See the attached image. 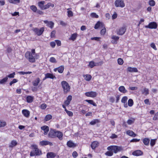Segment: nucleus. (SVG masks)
Returning <instances> with one entry per match:
<instances>
[{
  "label": "nucleus",
  "instance_id": "nucleus-1",
  "mask_svg": "<svg viewBox=\"0 0 158 158\" xmlns=\"http://www.w3.org/2000/svg\"><path fill=\"white\" fill-rule=\"evenodd\" d=\"M26 58L30 62L34 63L36 59L39 58V55L35 53V49H32L31 52L27 51L25 54Z\"/></svg>",
  "mask_w": 158,
  "mask_h": 158
},
{
  "label": "nucleus",
  "instance_id": "nucleus-2",
  "mask_svg": "<svg viewBox=\"0 0 158 158\" xmlns=\"http://www.w3.org/2000/svg\"><path fill=\"white\" fill-rule=\"evenodd\" d=\"M31 147L32 150L30 153L31 156H38L42 154L41 151L38 148L37 145L33 144L31 145Z\"/></svg>",
  "mask_w": 158,
  "mask_h": 158
},
{
  "label": "nucleus",
  "instance_id": "nucleus-3",
  "mask_svg": "<svg viewBox=\"0 0 158 158\" xmlns=\"http://www.w3.org/2000/svg\"><path fill=\"white\" fill-rule=\"evenodd\" d=\"M107 149L108 151H111L113 153H117V152L121 151L123 149L122 146H119L115 145H111L108 147Z\"/></svg>",
  "mask_w": 158,
  "mask_h": 158
},
{
  "label": "nucleus",
  "instance_id": "nucleus-4",
  "mask_svg": "<svg viewBox=\"0 0 158 158\" xmlns=\"http://www.w3.org/2000/svg\"><path fill=\"white\" fill-rule=\"evenodd\" d=\"M61 85L64 94H66L70 91V87L67 82L62 81L61 82Z\"/></svg>",
  "mask_w": 158,
  "mask_h": 158
},
{
  "label": "nucleus",
  "instance_id": "nucleus-5",
  "mask_svg": "<svg viewBox=\"0 0 158 158\" xmlns=\"http://www.w3.org/2000/svg\"><path fill=\"white\" fill-rule=\"evenodd\" d=\"M44 30V27H41L40 29L37 28H33L32 31L37 35H41Z\"/></svg>",
  "mask_w": 158,
  "mask_h": 158
},
{
  "label": "nucleus",
  "instance_id": "nucleus-6",
  "mask_svg": "<svg viewBox=\"0 0 158 158\" xmlns=\"http://www.w3.org/2000/svg\"><path fill=\"white\" fill-rule=\"evenodd\" d=\"M114 5L116 7L123 8L125 6L123 0H116L114 2Z\"/></svg>",
  "mask_w": 158,
  "mask_h": 158
},
{
  "label": "nucleus",
  "instance_id": "nucleus-7",
  "mask_svg": "<svg viewBox=\"0 0 158 158\" xmlns=\"http://www.w3.org/2000/svg\"><path fill=\"white\" fill-rule=\"evenodd\" d=\"M146 28H149V29H156L157 27V25L155 22H153L150 23L148 25H145L144 26Z\"/></svg>",
  "mask_w": 158,
  "mask_h": 158
},
{
  "label": "nucleus",
  "instance_id": "nucleus-8",
  "mask_svg": "<svg viewBox=\"0 0 158 158\" xmlns=\"http://www.w3.org/2000/svg\"><path fill=\"white\" fill-rule=\"evenodd\" d=\"M126 30V27L124 26L121 27L117 30L116 31L117 34L119 35H123L125 33Z\"/></svg>",
  "mask_w": 158,
  "mask_h": 158
},
{
  "label": "nucleus",
  "instance_id": "nucleus-9",
  "mask_svg": "<svg viewBox=\"0 0 158 158\" xmlns=\"http://www.w3.org/2000/svg\"><path fill=\"white\" fill-rule=\"evenodd\" d=\"M85 95L87 97L94 98L97 96V94L95 92L91 91L86 92Z\"/></svg>",
  "mask_w": 158,
  "mask_h": 158
},
{
  "label": "nucleus",
  "instance_id": "nucleus-10",
  "mask_svg": "<svg viewBox=\"0 0 158 158\" xmlns=\"http://www.w3.org/2000/svg\"><path fill=\"white\" fill-rule=\"evenodd\" d=\"M56 132V131L54 130L50 129L48 134V137L52 138H55Z\"/></svg>",
  "mask_w": 158,
  "mask_h": 158
},
{
  "label": "nucleus",
  "instance_id": "nucleus-11",
  "mask_svg": "<svg viewBox=\"0 0 158 158\" xmlns=\"http://www.w3.org/2000/svg\"><path fill=\"white\" fill-rule=\"evenodd\" d=\"M40 145L41 146H45L47 145H49L50 146H52L53 145L52 142L47 140H43L40 141Z\"/></svg>",
  "mask_w": 158,
  "mask_h": 158
},
{
  "label": "nucleus",
  "instance_id": "nucleus-12",
  "mask_svg": "<svg viewBox=\"0 0 158 158\" xmlns=\"http://www.w3.org/2000/svg\"><path fill=\"white\" fill-rule=\"evenodd\" d=\"M56 156L58 158L59 157V156L57 155L55 153L52 152H48L47 154V158H54Z\"/></svg>",
  "mask_w": 158,
  "mask_h": 158
},
{
  "label": "nucleus",
  "instance_id": "nucleus-13",
  "mask_svg": "<svg viewBox=\"0 0 158 158\" xmlns=\"http://www.w3.org/2000/svg\"><path fill=\"white\" fill-rule=\"evenodd\" d=\"M55 135V137H57L60 140H62L63 134L62 132L59 131H56Z\"/></svg>",
  "mask_w": 158,
  "mask_h": 158
},
{
  "label": "nucleus",
  "instance_id": "nucleus-14",
  "mask_svg": "<svg viewBox=\"0 0 158 158\" xmlns=\"http://www.w3.org/2000/svg\"><path fill=\"white\" fill-rule=\"evenodd\" d=\"M128 99V98L127 96H124L121 99V102L124 104V106L125 108H127L128 106L127 103V101Z\"/></svg>",
  "mask_w": 158,
  "mask_h": 158
},
{
  "label": "nucleus",
  "instance_id": "nucleus-15",
  "mask_svg": "<svg viewBox=\"0 0 158 158\" xmlns=\"http://www.w3.org/2000/svg\"><path fill=\"white\" fill-rule=\"evenodd\" d=\"M132 154L134 156H139L142 155L143 154V152L141 151L138 150L133 152Z\"/></svg>",
  "mask_w": 158,
  "mask_h": 158
},
{
  "label": "nucleus",
  "instance_id": "nucleus-16",
  "mask_svg": "<svg viewBox=\"0 0 158 158\" xmlns=\"http://www.w3.org/2000/svg\"><path fill=\"white\" fill-rule=\"evenodd\" d=\"M22 113L24 116L26 118H28L30 116V112L27 110H22Z\"/></svg>",
  "mask_w": 158,
  "mask_h": 158
},
{
  "label": "nucleus",
  "instance_id": "nucleus-17",
  "mask_svg": "<svg viewBox=\"0 0 158 158\" xmlns=\"http://www.w3.org/2000/svg\"><path fill=\"white\" fill-rule=\"evenodd\" d=\"M127 71L130 72H135L137 73L138 72L137 69L135 67L132 68L130 67H128L127 68Z\"/></svg>",
  "mask_w": 158,
  "mask_h": 158
},
{
  "label": "nucleus",
  "instance_id": "nucleus-18",
  "mask_svg": "<svg viewBox=\"0 0 158 158\" xmlns=\"http://www.w3.org/2000/svg\"><path fill=\"white\" fill-rule=\"evenodd\" d=\"M72 99V96L71 95H69L67 98V100L64 102V104L66 106H68Z\"/></svg>",
  "mask_w": 158,
  "mask_h": 158
},
{
  "label": "nucleus",
  "instance_id": "nucleus-19",
  "mask_svg": "<svg viewBox=\"0 0 158 158\" xmlns=\"http://www.w3.org/2000/svg\"><path fill=\"white\" fill-rule=\"evenodd\" d=\"M126 133L128 135L133 137H135L137 136V135L134 133L133 131L130 130H127L126 131Z\"/></svg>",
  "mask_w": 158,
  "mask_h": 158
},
{
  "label": "nucleus",
  "instance_id": "nucleus-20",
  "mask_svg": "<svg viewBox=\"0 0 158 158\" xmlns=\"http://www.w3.org/2000/svg\"><path fill=\"white\" fill-rule=\"evenodd\" d=\"M104 26V25L100 21H98L95 25L94 28L95 29H97L99 27H101V28Z\"/></svg>",
  "mask_w": 158,
  "mask_h": 158
},
{
  "label": "nucleus",
  "instance_id": "nucleus-21",
  "mask_svg": "<svg viewBox=\"0 0 158 158\" xmlns=\"http://www.w3.org/2000/svg\"><path fill=\"white\" fill-rule=\"evenodd\" d=\"M41 129L44 131V134L47 135L49 129L48 126H44L41 127Z\"/></svg>",
  "mask_w": 158,
  "mask_h": 158
},
{
  "label": "nucleus",
  "instance_id": "nucleus-22",
  "mask_svg": "<svg viewBox=\"0 0 158 158\" xmlns=\"http://www.w3.org/2000/svg\"><path fill=\"white\" fill-rule=\"evenodd\" d=\"M44 22L45 23L47 24V26L51 28H52L53 27L54 23L52 22H49L47 20H44Z\"/></svg>",
  "mask_w": 158,
  "mask_h": 158
},
{
  "label": "nucleus",
  "instance_id": "nucleus-23",
  "mask_svg": "<svg viewBox=\"0 0 158 158\" xmlns=\"http://www.w3.org/2000/svg\"><path fill=\"white\" fill-rule=\"evenodd\" d=\"M40 81V78L39 77H37L33 81L32 84L34 86H36L38 85Z\"/></svg>",
  "mask_w": 158,
  "mask_h": 158
},
{
  "label": "nucleus",
  "instance_id": "nucleus-24",
  "mask_svg": "<svg viewBox=\"0 0 158 158\" xmlns=\"http://www.w3.org/2000/svg\"><path fill=\"white\" fill-rule=\"evenodd\" d=\"M67 145L68 147L70 148L74 147L76 146V145L71 140L68 141Z\"/></svg>",
  "mask_w": 158,
  "mask_h": 158
},
{
  "label": "nucleus",
  "instance_id": "nucleus-25",
  "mask_svg": "<svg viewBox=\"0 0 158 158\" xmlns=\"http://www.w3.org/2000/svg\"><path fill=\"white\" fill-rule=\"evenodd\" d=\"M98 142L97 141H94L92 142L91 145V147L93 149H94L98 146Z\"/></svg>",
  "mask_w": 158,
  "mask_h": 158
},
{
  "label": "nucleus",
  "instance_id": "nucleus-26",
  "mask_svg": "<svg viewBox=\"0 0 158 158\" xmlns=\"http://www.w3.org/2000/svg\"><path fill=\"white\" fill-rule=\"evenodd\" d=\"M34 98V97L31 96H28L26 98L27 102L29 103L32 102L33 101Z\"/></svg>",
  "mask_w": 158,
  "mask_h": 158
},
{
  "label": "nucleus",
  "instance_id": "nucleus-27",
  "mask_svg": "<svg viewBox=\"0 0 158 158\" xmlns=\"http://www.w3.org/2000/svg\"><path fill=\"white\" fill-rule=\"evenodd\" d=\"M118 90L121 93H126L127 92V91L125 89V87L123 86H120L118 88Z\"/></svg>",
  "mask_w": 158,
  "mask_h": 158
},
{
  "label": "nucleus",
  "instance_id": "nucleus-28",
  "mask_svg": "<svg viewBox=\"0 0 158 158\" xmlns=\"http://www.w3.org/2000/svg\"><path fill=\"white\" fill-rule=\"evenodd\" d=\"M17 144V142L15 140H13L11 141V143L9 145V147L10 148H13Z\"/></svg>",
  "mask_w": 158,
  "mask_h": 158
},
{
  "label": "nucleus",
  "instance_id": "nucleus-29",
  "mask_svg": "<svg viewBox=\"0 0 158 158\" xmlns=\"http://www.w3.org/2000/svg\"><path fill=\"white\" fill-rule=\"evenodd\" d=\"M143 142L145 145L148 146L149 144L150 139L148 138H145L143 139Z\"/></svg>",
  "mask_w": 158,
  "mask_h": 158
},
{
  "label": "nucleus",
  "instance_id": "nucleus-30",
  "mask_svg": "<svg viewBox=\"0 0 158 158\" xmlns=\"http://www.w3.org/2000/svg\"><path fill=\"white\" fill-rule=\"evenodd\" d=\"M83 77H85V79L86 81H90L92 78V76L89 74L84 75Z\"/></svg>",
  "mask_w": 158,
  "mask_h": 158
},
{
  "label": "nucleus",
  "instance_id": "nucleus-31",
  "mask_svg": "<svg viewBox=\"0 0 158 158\" xmlns=\"http://www.w3.org/2000/svg\"><path fill=\"white\" fill-rule=\"evenodd\" d=\"M45 74L47 78H49L52 79L56 78L55 76L52 73H48Z\"/></svg>",
  "mask_w": 158,
  "mask_h": 158
},
{
  "label": "nucleus",
  "instance_id": "nucleus-32",
  "mask_svg": "<svg viewBox=\"0 0 158 158\" xmlns=\"http://www.w3.org/2000/svg\"><path fill=\"white\" fill-rule=\"evenodd\" d=\"M77 33H74L72 34L70 38L69 39L70 40H72L73 41H74L76 38L77 36Z\"/></svg>",
  "mask_w": 158,
  "mask_h": 158
},
{
  "label": "nucleus",
  "instance_id": "nucleus-33",
  "mask_svg": "<svg viewBox=\"0 0 158 158\" xmlns=\"http://www.w3.org/2000/svg\"><path fill=\"white\" fill-rule=\"evenodd\" d=\"M96 66V63H95L94 61H93L89 62L88 66L90 68H93L94 66Z\"/></svg>",
  "mask_w": 158,
  "mask_h": 158
},
{
  "label": "nucleus",
  "instance_id": "nucleus-34",
  "mask_svg": "<svg viewBox=\"0 0 158 158\" xmlns=\"http://www.w3.org/2000/svg\"><path fill=\"white\" fill-rule=\"evenodd\" d=\"M58 71L60 73H62L64 69V67L63 65H61L57 68Z\"/></svg>",
  "mask_w": 158,
  "mask_h": 158
},
{
  "label": "nucleus",
  "instance_id": "nucleus-35",
  "mask_svg": "<svg viewBox=\"0 0 158 158\" xmlns=\"http://www.w3.org/2000/svg\"><path fill=\"white\" fill-rule=\"evenodd\" d=\"M142 93L146 95L149 94V89L146 88H144L143 90H142Z\"/></svg>",
  "mask_w": 158,
  "mask_h": 158
},
{
  "label": "nucleus",
  "instance_id": "nucleus-36",
  "mask_svg": "<svg viewBox=\"0 0 158 158\" xmlns=\"http://www.w3.org/2000/svg\"><path fill=\"white\" fill-rule=\"evenodd\" d=\"M45 2L44 1H40L38 2V6L41 10H42V8L44 7Z\"/></svg>",
  "mask_w": 158,
  "mask_h": 158
},
{
  "label": "nucleus",
  "instance_id": "nucleus-37",
  "mask_svg": "<svg viewBox=\"0 0 158 158\" xmlns=\"http://www.w3.org/2000/svg\"><path fill=\"white\" fill-rule=\"evenodd\" d=\"M52 118V116L50 114H48L44 118V120L46 121H48L51 119Z\"/></svg>",
  "mask_w": 158,
  "mask_h": 158
},
{
  "label": "nucleus",
  "instance_id": "nucleus-38",
  "mask_svg": "<svg viewBox=\"0 0 158 158\" xmlns=\"http://www.w3.org/2000/svg\"><path fill=\"white\" fill-rule=\"evenodd\" d=\"M85 101L87 102H88V103H89V104L92 105L94 106H97L96 104H95V102L92 100H85Z\"/></svg>",
  "mask_w": 158,
  "mask_h": 158
},
{
  "label": "nucleus",
  "instance_id": "nucleus-39",
  "mask_svg": "<svg viewBox=\"0 0 158 158\" xmlns=\"http://www.w3.org/2000/svg\"><path fill=\"white\" fill-rule=\"evenodd\" d=\"M99 122V120L98 119H95L92 120L90 123V124L91 125H94L96 123Z\"/></svg>",
  "mask_w": 158,
  "mask_h": 158
},
{
  "label": "nucleus",
  "instance_id": "nucleus-40",
  "mask_svg": "<svg viewBox=\"0 0 158 158\" xmlns=\"http://www.w3.org/2000/svg\"><path fill=\"white\" fill-rule=\"evenodd\" d=\"M9 2L10 3L16 4L20 2V0H8Z\"/></svg>",
  "mask_w": 158,
  "mask_h": 158
},
{
  "label": "nucleus",
  "instance_id": "nucleus-41",
  "mask_svg": "<svg viewBox=\"0 0 158 158\" xmlns=\"http://www.w3.org/2000/svg\"><path fill=\"white\" fill-rule=\"evenodd\" d=\"M113 152L111 151H107L105 153V155H106L109 156H112L113 155Z\"/></svg>",
  "mask_w": 158,
  "mask_h": 158
},
{
  "label": "nucleus",
  "instance_id": "nucleus-42",
  "mask_svg": "<svg viewBox=\"0 0 158 158\" xmlns=\"http://www.w3.org/2000/svg\"><path fill=\"white\" fill-rule=\"evenodd\" d=\"M102 29L100 33L102 35H104L106 31V29L105 27V26H104L103 27H102Z\"/></svg>",
  "mask_w": 158,
  "mask_h": 158
},
{
  "label": "nucleus",
  "instance_id": "nucleus-43",
  "mask_svg": "<svg viewBox=\"0 0 158 158\" xmlns=\"http://www.w3.org/2000/svg\"><path fill=\"white\" fill-rule=\"evenodd\" d=\"M133 103L134 102L133 100L132 99H129L128 101V106H133Z\"/></svg>",
  "mask_w": 158,
  "mask_h": 158
},
{
  "label": "nucleus",
  "instance_id": "nucleus-44",
  "mask_svg": "<svg viewBox=\"0 0 158 158\" xmlns=\"http://www.w3.org/2000/svg\"><path fill=\"white\" fill-rule=\"evenodd\" d=\"M6 124V123L5 121L0 120V127H4Z\"/></svg>",
  "mask_w": 158,
  "mask_h": 158
},
{
  "label": "nucleus",
  "instance_id": "nucleus-45",
  "mask_svg": "<svg viewBox=\"0 0 158 158\" xmlns=\"http://www.w3.org/2000/svg\"><path fill=\"white\" fill-rule=\"evenodd\" d=\"M117 61L118 64L120 65H122L124 63L123 60L121 58H118Z\"/></svg>",
  "mask_w": 158,
  "mask_h": 158
},
{
  "label": "nucleus",
  "instance_id": "nucleus-46",
  "mask_svg": "<svg viewBox=\"0 0 158 158\" xmlns=\"http://www.w3.org/2000/svg\"><path fill=\"white\" fill-rule=\"evenodd\" d=\"M49 61L52 63H56L57 62L56 59L54 57H51L49 59Z\"/></svg>",
  "mask_w": 158,
  "mask_h": 158
},
{
  "label": "nucleus",
  "instance_id": "nucleus-47",
  "mask_svg": "<svg viewBox=\"0 0 158 158\" xmlns=\"http://www.w3.org/2000/svg\"><path fill=\"white\" fill-rule=\"evenodd\" d=\"M7 77H6L5 78H3L0 81V84H3L5 83L7 81Z\"/></svg>",
  "mask_w": 158,
  "mask_h": 158
},
{
  "label": "nucleus",
  "instance_id": "nucleus-48",
  "mask_svg": "<svg viewBox=\"0 0 158 158\" xmlns=\"http://www.w3.org/2000/svg\"><path fill=\"white\" fill-rule=\"evenodd\" d=\"M30 9L34 12H36L37 10V8L36 6L34 5L31 6Z\"/></svg>",
  "mask_w": 158,
  "mask_h": 158
},
{
  "label": "nucleus",
  "instance_id": "nucleus-49",
  "mask_svg": "<svg viewBox=\"0 0 158 158\" xmlns=\"http://www.w3.org/2000/svg\"><path fill=\"white\" fill-rule=\"evenodd\" d=\"M135 121V119L132 118L131 119H129L127 121V123L129 125H131Z\"/></svg>",
  "mask_w": 158,
  "mask_h": 158
},
{
  "label": "nucleus",
  "instance_id": "nucleus-50",
  "mask_svg": "<svg viewBox=\"0 0 158 158\" xmlns=\"http://www.w3.org/2000/svg\"><path fill=\"white\" fill-rule=\"evenodd\" d=\"M156 139H152L150 142V145L152 147L154 146L156 143Z\"/></svg>",
  "mask_w": 158,
  "mask_h": 158
},
{
  "label": "nucleus",
  "instance_id": "nucleus-51",
  "mask_svg": "<svg viewBox=\"0 0 158 158\" xmlns=\"http://www.w3.org/2000/svg\"><path fill=\"white\" fill-rule=\"evenodd\" d=\"M18 73L21 75H24V74H31L32 73L31 72H19Z\"/></svg>",
  "mask_w": 158,
  "mask_h": 158
},
{
  "label": "nucleus",
  "instance_id": "nucleus-52",
  "mask_svg": "<svg viewBox=\"0 0 158 158\" xmlns=\"http://www.w3.org/2000/svg\"><path fill=\"white\" fill-rule=\"evenodd\" d=\"M47 105L45 103L42 104L40 106V108L42 110H44L47 107Z\"/></svg>",
  "mask_w": 158,
  "mask_h": 158
},
{
  "label": "nucleus",
  "instance_id": "nucleus-53",
  "mask_svg": "<svg viewBox=\"0 0 158 158\" xmlns=\"http://www.w3.org/2000/svg\"><path fill=\"white\" fill-rule=\"evenodd\" d=\"M149 4L151 6H154L155 4V2L153 0H151L149 1Z\"/></svg>",
  "mask_w": 158,
  "mask_h": 158
},
{
  "label": "nucleus",
  "instance_id": "nucleus-54",
  "mask_svg": "<svg viewBox=\"0 0 158 158\" xmlns=\"http://www.w3.org/2000/svg\"><path fill=\"white\" fill-rule=\"evenodd\" d=\"M90 16L92 17L95 18H98V15L96 14L95 13H91Z\"/></svg>",
  "mask_w": 158,
  "mask_h": 158
},
{
  "label": "nucleus",
  "instance_id": "nucleus-55",
  "mask_svg": "<svg viewBox=\"0 0 158 158\" xmlns=\"http://www.w3.org/2000/svg\"><path fill=\"white\" fill-rule=\"evenodd\" d=\"M65 112L67 113V114L69 116H72L73 115V113L72 112L69 111L68 110H66Z\"/></svg>",
  "mask_w": 158,
  "mask_h": 158
},
{
  "label": "nucleus",
  "instance_id": "nucleus-56",
  "mask_svg": "<svg viewBox=\"0 0 158 158\" xmlns=\"http://www.w3.org/2000/svg\"><path fill=\"white\" fill-rule=\"evenodd\" d=\"M111 38L112 39L116 41H117V40H118L119 39V37L114 35H112L111 37Z\"/></svg>",
  "mask_w": 158,
  "mask_h": 158
},
{
  "label": "nucleus",
  "instance_id": "nucleus-57",
  "mask_svg": "<svg viewBox=\"0 0 158 158\" xmlns=\"http://www.w3.org/2000/svg\"><path fill=\"white\" fill-rule=\"evenodd\" d=\"M68 16L69 17H72L73 15V13L71 10H68L67 12Z\"/></svg>",
  "mask_w": 158,
  "mask_h": 158
},
{
  "label": "nucleus",
  "instance_id": "nucleus-58",
  "mask_svg": "<svg viewBox=\"0 0 158 158\" xmlns=\"http://www.w3.org/2000/svg\"><path fill=\"white\" fill-rule=\"evenodd\" d=\"M154 120H158V111L155 114L153 118Z\"/></svg>",
  "mask_w": 158,
  "mask_h": 158
},
{
  "label": "nucleus",
  "instance_id": "nucleus-59",
  "mask_svg": "<svg viewBox=\"0 0 158 158\" xmlns=\"http://www.w3.org/2000/svg\"><path fill=\"white\" fill-rule=\"evenodd\" d=\"M151 47L153 48L154 50H156L157 48H156L155 44L154 43H152L150 44Z\"/></svg>",
  "mask_w": 158,
  "mask_h": 158
},
{
  "label": "nucleus",
  "instance_id": "nucleus-60",
  "mask_svg": "<svg viewBox=\"0 0 158 158\" xmlns=\"http://www.w3.org/2000/svg\"><path fill=\"white\" fill-rule=\"evenodd\" d=\"M15 72H14L10 74L7 77L9 78H13L14 77L15 75Z\"/></svg>",
  "mask_w": 158,
  "mask_h": 158
},
{
  "label": "nucleus",
  "instance_id": "nucleus-61",
  "mask_svg": "<svg viewBox=\"0 0 158 158\" xmlns=\"http://www.w3.org/2000/svg\"><path fill=\"white\" fill-rule=\"evenodd\" d=\"M49 7V3H48L46 5H44V7L42 8V10L47 9Z\"/></svg>",
  "mask_w": 158,
  "mask_h": 158
},
{
  "label": "nucleus",
  "instance_id": "nucleus-62",
  "mask_svg": "<svg viewBox=\"0 0 158 158\" xmlns=\"http://www.w3.org/2000/svg\"><path fill=\"white\" fill-rule=\"evenodd\" d=\"M72 156L74 158H76L78 156L77 153L76 152L74 151L72 153Z\"/></svg>",
  "mask_w": 158,
  "mask_h": 158
},
{
  "label": "nucleus",
  "instance_id": "nucleus-63",
  "mask_svg": "<svg viewBox=\"0 0 158 158\" xmlns=\"http://www.w3.org/2000/svg\"><path fill=\"white\" fill-rule=\"evenodd\" d=\"M50 45L52 48H54L56 45V43L54 41L51 42L50 43Z\"/></svg>",
  "mask_w": 158,
  "mask_h": 158
},
{
  "label": "nucleus",
  "instance_id": "nucleus-64",
  "mask_svg": "<svg viewBox=\"0 0 158 158\" xmlns=\"http://www.w3.org/2000/svg\"><path fill=\"white\" fill-rule=\"evenodd\" d=\"M55 33H56L55 31H52L51 33V37L53 38V37H55Z\"/></svg>",
  "mask_w": 158,
  "mask_h": 158
}]
</instances>
